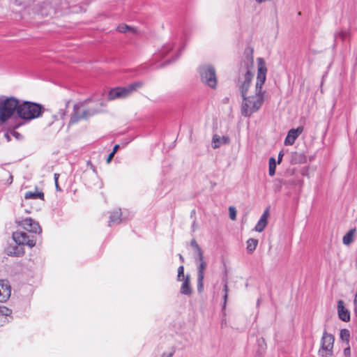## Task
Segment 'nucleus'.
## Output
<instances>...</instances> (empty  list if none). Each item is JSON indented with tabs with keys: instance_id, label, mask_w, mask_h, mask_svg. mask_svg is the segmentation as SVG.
Wrapping results in <instances>:
<instances>
[{
	"instance_id": "3",
	"label": "nucleus",
	"mask_w": 357,
	"mask_h": 357,
	"mask_svg": "<svg viewBox=\"0 0 357 357\" xmlns=\"http://www.w3.org/2000/svg\"><path fill=\"white\" fill-rule=\"evenodd\" d=\"M19 107V100L15 97H0V122L5 123L10 119Z\"/></svg>"
},
{
	"instance_id": "8",
	"label": "nucleus",
	"mask_w": 357,
	"mask_h": 357,
	"mask_svg": "<svg viewBox=\"0 0 357 357\" xmlns=\"http://www.w3.org/2000/svg\"><path fill=\"white\" fill-rule=\"evenodd\" d=\"M14 241L18 245H26L32 248L36 245V241L30 238L26 232L17 231L13 234Z\"/></svg>"
},
{
	"instance_id": "17",
	"label": "nucleus",
	"mask_w": 357,
	"mask_h": 357,
	"mask_svg": "<svg viewBox=\"0 0 357 357\" xmlns=\"http://www.w3.org/2000/svg\"><path fill=\"white\" fill-rule=\"evenodd\" d=\"M121 209H116L110 213L109 226L112 227L113 225H118L121 222Z\"/></svg>"
},
{
	"instance_id": "23",
	"label": "nucleus",
	"mask_w": 357,
	"mask_h": 357,
	"mask_svg": "<svg viewBox=\"0 0 357 357\" xmlns=\"http://www.w3.org/2000/svg\"><path fill=\"white\" fill-rule=\"evenodd\" d=\"M247 250L248 252L252 253L257 248L258 240L255 238H249L247 241Z\"/></svg>"
},
{
	"instance_id": "9",
	"label": "nucleus",
	"mask_w": 357,
	"mask_h": 357,
	"mask_svg": "<svg viewBox=\"0 0 357 357\" xmlns=\"http://www.w3.org/2000/svg\"><path fill=\"white\" fill-rule=\"evenodd\" d=\"M19 225L23 227L25 230L32 233H40L41 228L39 224L31 218H25L19 222Z\"/></svg>"
},
{
	"instance_id": "7",
	"label": "nucleus",
	"mask_w": 357,
	"mask_h": 357,
	"mask_svg": "<svg viewBox=\"0 0 357 357\" xmlns=\"http://www.w3.org/2000/svg\"><path fill=\"white\" fill-rule=\"evenodd\" d=\"M98 112V110H84L82 109L80 105H75L74 106V113L70 118V123H75L82 119H87L96 114Z\"/></svg>"
},
{
	"instance_id": "6",
	"label": "nucleus",
	"mask_w": 357,
	"mask_h": 357,
	"mask_svg": "<svg viewBox=\"0 0 357 357\" xmlns=\"http://www.w3.org/2000/svg\"><path fill=\"white\" fill-rule=\"evenodd\" d=\"M253 74L247 70L238 77V88L242 96L247 95L248 89L250 86Z\"/></svg>"
},
{
	"instance_id": "37",
	"label": "nucleus",
	"mask_w": 357,
	"mask_h": 357,
	"mask_svg": "<svg viewBox=\"0 0 357 357\" xmlns=\"http://www.w3.org/2000/svg\"><path fill=\"white\" fill-rule=\"evenodd\" d=\"M354 303V313L357 316V291L355 295Z\"/></svg>"
},
{
	"instance_id": "33",
	"label": "nucleus",
	"mask_w": 357,
	"mask_h": 357,
	"mask_svg": "<svg viewBox=\"0 0 357 357\" xmlns=\"http://www.w3.org/2000/svg\"><path fill=\"white\" fill-rule=\"evenodd\" d=\"M203 280L204 278L200 279V278L198 277L197 278V289L199 291H202L203 289Z\"/></svg>"
},
{
	"instance_id": "26",
	"label": "nucleus",
	"mask_w": 357,
	"mask_h": 357,
	"mask_svg": "<svg viewBox=\"0 0 357 357\" xmlns=\"http://www.w3.org/2000/svg\"><path fill=\"white\" fill-rule=\"evenodd\" d=\"M340 335L342 340L347 341V342H349L350 334L347 329H342Z\"/></svg>"
},
{
	"instance_id": "29",
	"label": "nucleus",
	"mask_w": 357,
	"mask_h": 357,
	"mask_svg": "<svg viewBox=\"0 0 357 357\" xmlns=\"http://www.w3.org/2000/svg\"><path fill=\"white\" fill-rule=\"evenodd\" d=\"M229 218L232 220H235L236 218V210L234 206H229Z\"/></svg>"
},
{
	"instance_id": "24",
	"label": "nucleus",
	"mask_w": 357,
	"mask_h": 357,
	"mask_svg": "<svg viewBox=\"0 0 357 357\" xmlns=\"http://www.w3.org/2000/svg\"><path fill=\"white\" fill-rule=\"evenodd\" d=\"M268 166V174L271 176H273L275 173L276 169V162L274 158L271 157L269 158Z\"/></svg>"
},
{
	"instance_id": "28",
	"label": "nucleus",
	"mask_w": 357,
	"mask_h": 357,
	"mask_svg": "<svg viewBox=\"0 0 357 357\" xmlns=\"http://www.w3.org/2000/svg\"><path fill=\"white\" fill-rule=\"evenodd\" d=\"M196 252L197 253V257L195 258L196 263L199 264L201 262L205 261L204 260V255L202 249H198V250Z\"/></svg>"
},
{
	"instance_id": "34",
	"label": "nucleus",
	"mask_w": 357,
	"mask_h": 357,
	"mask_svg": "<svg viewBox=\"0 0 357 357\" xmlns=\"http://www.w3.org/2000/svg\"><path fill=\"white\" fill-rule=\"evenodd\" d=\"M191 246L197 251L198 249H201L199 245L197 243L195 239H192L190 243Z\"/></svg>"
},
{
	"instance_id": "21",
	"label": "nucleus",
	"mask_w": 357,
	"mask_h": 357,
	"mask_svg": "<svg viewBox=\"0 0 357 357\" xmlns=\"http://www.w3.org/2000/svg\"><path fill=\"white\" fill-rule=\"evenodd\" d=\"M120 91V87H116L109 91L108 93V99L110 100L115 99H123Z\"/></svg>"
},
{
	"instance_id": "27",
	"label": "nucleus",
	"mask_w": 357,
	"mask_h": 357,
	"mask_svg": "<svg viewBox=\"0 0 357 357\" xmlns=\"http://www.w3.org/2000/svg\"><path fill=\"white\" fill-rule=\"evenodd\" d=\"M185 275H184V267L183 266H180L178 268V275H177V280L182 281L185 280Z\"/></svg>"
},
{
	"instance_id": "42",
	"label": "nucleus",
	"mask_w": 357,
	"mask_h": 357,
	"mask_svg": "<svg viewBox=\"0 0 357 357\" xmlns=\"http://www.w3.org/2000/svg\"><path fill=\"white\" fill-rule=\"evenodd\" d=\"M119 148V145L116 144L114 146L113 151L112 152H114V154H115L116 153V151H118Z\"/></svg>"
},
{
	"instance_id": "13",
	"label": "nucleus",
	"mask_w": 357,
	"mask_h": 357,
	"mask_svg": "<svg viewBox=\"0 0 357 357\" xmlns=\"http://www.w3.org/2000/svg\"><path fill=\"white\" fill-rule=\"evenodd\" d=\"M269 216V211L268 208H266L263 214L261 215L260 219L259 220L258 222L257 223L255 230L257 232H261L264 231L265 227H266L268 224V218Z\"/></svg>"
},
{
	"instance_id": "19",
	"label": "nucleus",
	"mask_w": 357,
	"mask_h": 357,
	"mask_svg": "<svg viewBox=\"0 0 357 357\" xmlns=\"http://www.w3.org/2000/svg\"><path fill=\"white\" fill-rule=\"evenodd\" d=\"M356 233V228H352L343 236L342 243L345 245H349L354 240Z\"/></svg>"
},
{
	"instance_id": "40",
	"label": "nucleus",
	"mask_w": 357,
	"mask_h": 357,
	"mask_svg": "<svg viewBox=\"0 0 357 357\" xmlns=\"http://www.w3.org/2000/svg\"><path fill=\"white\" fill-rule=\"evenodd\" d=\"M174 352L171 351L168 354L164 353L161 357H172L173 356Z\"/></svg>"
},
{
	"instance_id": "22",
	"label": "nucleus",
	"mask_w": 357,
	"mask_h": 357,
	"mask_svg": "<svg viewBox=\"0 0 357 357\" xmlns=\"http://www.w3.org/2000/svg\"><path fill=\"white\" fill-rule=\"evenodd\" d=\"M117 30L121 33L130 32V33H135L137 32L135 28H134L132 26H128L127 24H120L119 26H118Z\"/></svg>"
},
{
	"instance_id": "2",
	"label": "nucleus",
	"mask_w": 357,
	"mask_h": 357,
	"mask_svg": "<svg viewBox=\"0 0 357 357\" xmlns=\"http://www.w3.org/2000/svg\"><path fill=\"white\" fill-rule=\"evenodd\" d=\"M44 111L40 104L30 101L19 102L17 115L22 119L31 121L40 117Z\"/></svg>"
},
{
	"instance_id": "39",
	"label": "nucleus",
	"mask_w": 357,
	"mask_h": 357,
	"mask_svg": "<svg viewBox=\"0 0 357 357\" xmlns=\"http://www.w3.org/2000/svg\"><path fill=\"white\" fill-rule=\"evenodd\" d=\"M283 157V153L282 151H280L278 154V163L280 164L281 160H282V158Z\"/></svg>"
},
{
	"instance_id": "14",
	"label": "nucleus",
	"mask_w": 357,
	"mask_h": 357,
	"mask_svg": "<svg viewBox=\"0 0 357 357\" xmlns=\"http://www.w3.org/2000/svg\"><path fill=\"white\" fill-rule=\"evenodd\" d=\"M337 312L339 318L344 321H349L350 320L349 312L344 307V302L340 300L337 302Z\"/></svg>"
},
{
	"instance_id": "12",
	"label": "nucleus",
	"mask_w": 357,
	"mask_h": 357,
	"mask_svg": "<svg viewBox=\"0 0 357 357\" xmlns=\"http://www.w3.org/2000/svg\"><path fill=\"white\" fill-rule=\"evenodd\" d=\"M303 131V128L302 126H299L296 129L292 128L289 130L284 139V144L287 146L294 144L295 140L302 133Z\"/></svg>"
},
{
	"instance_id": "5",
	"label": "nucleus",
	"mask_w": 357,
	"mask_h": 357,
	"mask_svg": "<svg viewBox=\"0 0 357 357\" xmlns=\"http://www.w3.org/2000/svg\"><path fill=\"white\" fill-rule=\"evenodd\" d=\"M334 337L324 332L321 340V348L319 354L323 357H331L333 355Z\"/></svg>"
},
{
	"instance_id": "31",
	"label": "nucleus",
	"mask_w": 357,
	"mask_h": 357,
	"mask_svg": "<svg viewBox=\"0 0 357 357\" xmlns=\"http://www.w3.org/2000/svg\"><path fill=\"white\" fill-rule=\"evenodd\" d=\"M10 316V315L1 314V313L0 314V326L8 322V317Z\"/></svg>"
},
{
	"instance_id": "30",
	"label": "nucleus",
	"mask_w": 357,
	"mask_h": 357,
	"mask_svg": "<svg viewBox=\"0 0 357 357\" xmlns=\"http://www.w3.org/2000/svg\"><path fill=\"white\" fill-rule=\"evenodd\" d=\"M6 315H11L12 310L6 306L0 305V314Z\"/></svg>"
},
{
	"instance_id": "36",
	"label": "nucleus",
	"mask_w": 357,
	"mask_h": 357,
	"mask_svg": "<svg viewBox=\"0 0 357 357\" xmlns=\"http://www.w3.org/2000/svg\"><path fill=\"white\" fill-rule=\"evenodd\" d=\"M227 298H228V294H225L224 296H223L224 302H223V305H222V310H225L226 308Z\"/></svg>"
},
{
	"instance_id": "11",
	"label": "nucleus",
	"mask_w": 357,
	"mask_h": 357,
	"mask_svg": "<svg viewBox=\"0 0 357 357\" xmlns=\"http://www.w3.org/2000/svg\"><path fill=\"white\" fill-rule=\"evenodd\" d=\"M143 86V83L142 82H136L132 83L126 86L120 87V91L121 94V97L123 98H126L130 96L133 92L136 91L138 89L141 88Z\"/></svg>"
},
{
	"instance_id": "25",
	"label": "nucleus",
	"mask_w": 357,
	"mask_h": 357,
	"mask_svg": "<svg viewBox=\"0 0 357 357\" xmlns=\"http://www.w3.org/2000/svg\"><path fill=\"white\" fill-rule=\"evenodd\" d=\"M206 268V261H203V262L198 264L197 274H198V277L200 278V279L204 278V271H205Z\"/></svg>"
},
{
	"instance_id": "16",
	"label": "nucleus",
	"mask_w": 357,
	"mask_h": 357,
	"mask_svg": "<svg viewBox=\"0 0 357 357\" xmlns=\"http://www.w3.org/2000/svg\"><path fill=\"white\" fill-rule=\"evenodd\" d=\"M183 284L180 289L181 294L190 296L192 293V289L190 286V275H186L185 280H182Z\"/></svg>"
},
{
	"instance_id": "4",
	"label": "nucleus",
	"mask_w": 357,
	"mask_h": 357,
	"mask_svg": "<svg viewBox=\"0 0 357 357\" xmlns=\"http://www.w3.org/2000/svg\"><path fill=\"white\" fill-rule=\"evenodd\" d=\"M202 82L211 89H215L218 84L216 71L211 64H204L199 68Z\"/></svg>"
},
{
	"instance_id": "35",
	"label": "nucleus",
	"mask_w": 357,
	"mask_h": 357,
	"mask_svg": "<svg viewBox=\"0 0 357 357\" xmlns=\"http://www.w3.org/2000/svg\"><path fill=\"white\" fill-rule=\"evenodd\" d=\"M344 355L345 357H350L351 356V349L349 347H347L344 349Z\"/></svg>"
},
{
	"instance_id": "20",
	"label": "nucleus",
	"mask_w": 357,
	"mask_h": 357,
	"mask_svg": "<svg viewBox=\"0 0 357 357\" xmlns=\"http://www.w3.org/2000/svg\"><path fill=\"white\" fill-rule=\"evenodd\" d=\"M24 198L26 199H44V194H43V192H39L37 190H36V191H34V192H33V191H28V192H26L25 193Z\"/></svg>"
},
{
	"instance_id": "41",
	"label": "nucleus",
	"mask_w": 357,
	"mask_h": 357,
	"mask_svg": "<svg viewBox=\"0 0 357 357\" xmlns=\"http://www.w3.org/2000/svg\"><path fill=\"white\" fill-rule=\"evenodd\" d=\"M223 291H224L225 294H228L229 289H228V286H227V282H226V283L225 284V285H224Z\"/></svg>"
},
{
	"instance_id": "18",
	"label": "nucleus",
	"mask_w": 357,
	"mask_h": 357,
	"mask_svg": "<svg viewBox=\"0 0 357 357\" xmlns=\"http://www.w3.org/2000/svg\"><path fill=\"white\" fill-rule=\"evenodd\" d=\"M174 44L172 42H169L163 45L161 50L155 54V59L158 58H162L165 56L169 52L174 48Z\"/></svg>"
},
{
	"instance_id": "1",
	"label": "nucleus",
	"mask_w": 357,
	"mask_h": 357,
	"mask_svg": "<svg viewBox=\"0 0 357 357\" xmlns=\"http://www.w3.org/2000/svg\"><path fill=\"white\" fill-rule=\"evenodd\" d=\"M257 75L255 83V93L254 95H246L243 97L241 112L245 117H250L253 113L257 112L264 102L266 91L262 86L266 79L267 68L264 59L259 57L257 59Z\"/></svg>"
},
{
	"instance_id": "43",
	"label": "nucleus",
	"mask_w": 357,
	"mask_h": 357,
	"mask_svg": "<svg viewBox=\"0 0 357 357\" xmlns=\"http://www.w3.org/2000/svg\"><path fill=\"white\" fill-rule=\"evenodd\" d=\"M13 135H14L15 137L18 138V137H19V136H20V133H18V132H13Z\"/></svg>"
},
{
	"instance_id": "15",
	"label": "nucleus",
	"mask_w": 357,
	"mask_h": 357,
	"mask_svg": "<svg viewBox=\"0 0 357 357\" xmlns=\"http://www.w3.org/2000/svg\"><path fill=\"white\" fill-rule=\"evenodd\" d=\"M229 143V138L227 136L220 137L218 135H214L212 138L211 145L214 149L219 148L222 144Z\"/></svg>"
},
{
	"instance_id": "44",
	"label": "nucleus",
	"mask_w": 357,
	"mask_h": 357,
	"mask_svg": "<svg viewBox=\"0 0 357 357\" xmlns=\"http://www.w3.org/2000/svg\"><path fill=\"white\" fill-rule=\"evenodd\" d=\"M179 259H180V260H181L182 262H183V261H184L183 257L181 254L179 255Z\"/></svg>"
},
{
	"instance_id": "38",
	"label": "nucleus",
	"mask_w": 357,
	"mask_h": 357,
	"mask_svg": "<svg viewBox=\"0 0 357 357\" xmlns=\"http://www.w3.org/2000/svg\"><path fill=\"white\" fill-rule=\"evenodd\" d=\"M114 152H111L107 158V163H109L111 162V160H112L113 157H114Z\"/></svg>"
},
{
	"instance_id": "45",
	"label": "nucleus",
	"mask_w": 357,
	"mask_h": 357,
	"mask_svg": "<svg viewBox=\"0 0 357 357\" xmlns=\"http://www.w3.org/2000/svg\"><path fill=\"white\" fill-rule=\"evenodd\" d=\"M5 137L7 138L8 141H10V137H9L8 134L6 133Z\"/></svg>"
},
{
	"instance_id": "32",
	"label": "nucleus",
	"mask_w": 357,
	"mask_h": 357,
	"mask_svg": "<svg viewBox=\"0 0 357 357\" xmlns=\"http://www.w3.org/2000/svg\"><path fill=\"white\" fill-rule=\"evenodd\" d=\"M59 174H54V182H55V186L57 191H61V189L59 185L58 180H59Z\"/></svg>"
},
{
	"instance_id": "10",
	"label": "nucleus",
	"mask_w": 357,
	"mask_h": 357,
	"mask_svg": "<svg viewBox=\"0 0 357 357\" xmlns=\"http://www.w3.org/2000/svg\"><path fill=\"white\" fill-rule=\"evenodd\" d=\"M11 295V287L6 280H0V302L6 301Z\"/></svg>"
}]
</instances>
